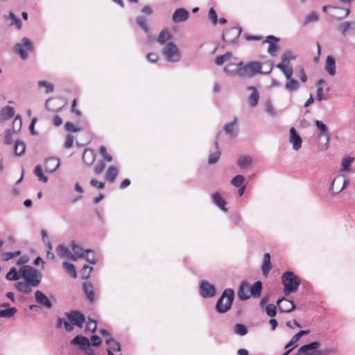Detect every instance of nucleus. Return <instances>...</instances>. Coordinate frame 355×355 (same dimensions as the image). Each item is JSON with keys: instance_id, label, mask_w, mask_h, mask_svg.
Instances as JSON below:
<instances>
[{"instance_id": "nucleus-41", "label": "nucleus", "mask_w": 355, "mask_h": 355, "mask_svg": "<svg viewBox=\"0 0 355 355\" xmlns=\"http://www.w3.org/2000/svg\"><path fill=\"white\" fill-rule=\"evenodd\" d=\"M26 150V145L21 141H16L14 146V152L15 155L21 156L22 155Z\"/></svg>"}, {"instance_id": "nucleus-55", "label": "nucleus", "mask_w": 355, "mask_h": 355, "mask_svg": "<svg viewBox=\"0 0 355 355\" xmlns=\"http://www.w3.org/2000/svg\"><path fill=\"white\" fill-rule=\"evenodd\" d=\"M22 125V120L19 116H17L12 122V130L15 132H19L21 130Z\"/></svg>"}, {"instance_id": "nucleus-15", "label": "nucleus", "mask_w": 355, "mask_h": 355, "mask_svg": "<svg viewBox=\"0 0 355 355\" xmlns=\"http://www.w3.org/2000/svg\"><path fill=\"white\" fill-rule=\"evenodd\" d=\"M35 302L41 306L46 309H51L52 303L49 297L41 291H36L35 293Z\"/></svg>"}, {"instance_id": "nucleus-44", "label": "nucleus", "mask_w": 355, "mask_h": 355, "mask_svg": "<svg viewBox=\"0 0 355 355\" xmlns=\"http://www.w3.org/2000/svg\"><path fill=\"white\" fill-rule=\"evenodd\" d=\"M234 333L236 335L243 336L248 334V329L245 325L238 323L234 327Z\"/></svg>"}, {"instance_id": "nucleus-49", "label": "nucleus", "mask_w": 355, "mask_h": 355, "mask_svg": "<svg viewBox=\"0 0 355 355\" xmlns=\"http://www.w3.org/2000/svg\"><path fill=\"white\" fill-rule=\"evenodd\" d=\"M266 112L269 114L271 117H275L277 115V112L273 107L270 100L266 101L265 103Z\"/></svg>"}, {"instance_id": "nucleus-9", "label": "nucleus", "mask_w": 355, "mask_h": 355, "mask_svg": "<svg viewBox=\"0 0 355 355\" xmlns=\"http://www.w3.org/2000/svg\"><path fill=\"white\" fill-rule=\"evenodd\" d=\"M241 28L232 27L224 31L223 40L226 44H233L241 33Z\"/></svg>"}, {"instance_id": "nucleus-57", "label": "nucleus", "mask_w": 355, "mask_h": 355, "mask_svg": "<svg viewBox=\"0 0 355 355\" xmlns=\"http://www.w3.org/2000/svg\"><path fill=\"white\" fill-rule=\"evenodd\" d=\"M92 270H93L92 267L85 265L83 267L82 270L80 272V275H81L82 279H87L89 277L90 273Z\"/></svg>"}, {"instance_id": "nucleus-30", "label": "nucleus", "mask_w": 355, "mask_h": 355, "mask_svg": "<svg viewBox=\"0 0 355 355\" xmlns=\"http://www.w3.org/2000/svg\"><path fill=\"white\" fill-rule=\"evenodd\" d=\"M15 288L21 293L29 294L32 292V289L34 287L32 284L24 280V282H17L15 284Z\"/></svg>"}, {"instance_id": "nucleus-47", "label": "nucleus", "mask_w": 355, "mask_h": 355, "mask_svg": "<svg viewBox=\"0 0 355 355\" xmlns=\"http://www.w3.org/2000/svg\"><path fill=\"white\" fill-rule=\"evenodd\" d=\"M232 57V53L231 52H227L225 54L222 55H218L215 59V63L217 65H222L225 62L228 61Z\"/></svg>"}, {"instance_id": "nucleus-37", "label": "nucleus", "mask_w": 355, "mask_h": 355, "mask_svg": "<svg viewBox=\"0 0 355 355\" xmlns=\"http://www.w3.org/2000/svg\"><path fill=\"white\" fill-rule=\"evenodd\" d=\"M252 163V159L250 156H241L238 159L237 164L241 168H246L251 166Z\"/></svg>"}, {"instance_id": "nucleus-42", "label": "nucleus", "mask_w": 355, "mask_h": 355, "mask_svg": "<svg viewBox=\"0 0 355 355\" xmlns=\"http://www.w3.org/2000/svg\"><path fill=\"white\" fill-rule=\"evenodd\" d=\"M34 175L38 178L39 181L42 182H47L48 178L43 173L42 167L40 165H37L33 171Z\"/></svg>"}, {"instance_id": "nucleus-8", "label": "nucleus", "mask_w": 355, "mask_h": 355, "mask_svg": "<svg viewBox=\"0 0 355 355\" xmlns=\"http://www.w3.org/2000/svg\"><path fill=\"white\" fill-rule=\"evenodd\" d=\"M349 184V180L341 175H338L331 182L330 191L333 194L341 192Z\"/></svg>"}, {"instance_id": "nucleus-35", "label": "nucleus", "mask_w": 355, "mask_h": 355, "mask_svg": "<svg viewBox=\"0 0 355 355\" xmlns=\"http://www.w3.org/2000/svg\"><path fill=\"white\" fill-rule=\"evenodd\" d=\"M118 168L116 166H110L105 174V178L107 180L109 181L110 182H114V181L115 180L116 178L118 175Z\"/></svg>"}, {"instance_id": "nucleus-61", "label": "nucleus", "mask_w": 355, "mask_h": 355, "mask_svg": "<svg viewBox=\"0 0 355 355\" xmlns=\"http://www.w3.org/2000/svg\"><path fill=\"white\" fill-rule=\"evenodd\" d=\"M99 153L103 157V160L105 162H112V157L107 153V149L105 146H102L99 148Z\"/></svg>"}, {"instance_id": "nucleus-36", "label": "nucleus", "mask_w": 355, "mask_h": 355, "mask_svg": "<svg viewBox=\"0 0 355 355\" xmlns=\"http://www.w3.org/2000/svg\"><path fill=\"white\" fill-rule=\"evenodd\" d=\"M56 252L58 256L61 258H68L71 259V252L69 250L64 247L63 245H59L56 248Z\"/></svg>"}, {"instance_id": "nucleus-60", "label": "nucleus", "mask_w": 355, "mask_h": 355, "mask_svg": "<svg viewBox=\"0 0 355 355\" xmlns=\"http://www.w3.org/2000/svg\"><path fill=\"white\" fill-rule=\"evenodd\" d=\"M136 22L138 24V26L141 27V28H142L145 33H148V27L146 24V20L144 17H137L136 18Z\"/></svg>"}, {"instance_id": "nucleus-13", "label": "nucleus", "mask_w": 355, "mask_h": 355, "mask_svg": "<svg viewBox=\"0 0 355 355\" xmlns=\"http://www.w3.org/2000/svg\"><path fill=\"white\" fill-rule=\"evenodd\" d=\"M321 344L318 341H314L309 344L302 345L299 349L303 355H318V349Z\"/></svg>"}, {"instance_id": "nucleus-19", "label": "nucleus", "mask_w": 355, "mask_h": 355, "mask_svg": "<svg viewBox=\"0 0 355 355\" xmlns=\"http://www.w3.org/2000/svg\"><path fill=\"white\" fill-rule=\"evenodd\" d=\"M189 17V12L184 8H180L175 10L173 14V21L175 23H180L187 21Z\"/></svg>"}, {"instance_id": "nucleus-29", "label": "nucleus", "mask_w": 355, "mask_h": 355, "mask_svg": "<svg viewBox=\"0 0 355 355\" xmlns=\"http://www.w3.org/2000/svg\"><path fill=\"white\" fill-rule=\"evenodd\" d=\"M96 159V153L94 150L86 149L83 154V160L88 166L92 165Z\"/></svg>"}, {"instance_id": "nucleus-58", "label": "nucleus", "mask_w": 355, "mask_h": 355, "mask_svg": "<svg viewBox=\"0 0 355 355\" xmlns=\"http://www.w3.org/2000/svg\"><path fill=\"white\" fill-rule=\"evenodd\" d=\"M9 19H10L11 22H10V25L12 26H15V27L17 28V29H19L21 28V20L17 17L13 13H10L9 14Z\"/></svg>"}, {"instance_id": "nucleus-34", "label": "nucleus", "mask_w": 355, "mask_h": 355, "mask_svg": "<svg viewBox=\"0 0 355 355\" xmlns=\"http://www.w3.org/2000/svg\"><path fill=\"white\" fill-rule=\"evenodd\" d=\"M83 289L88 300L92 303L94 302L95 299L92 284L89 282L85 283L83 284Z\"/></svg>"}, {"instance_id": "nucleus-50", "label": "nucleus", "mask_w": 355, "mask_h": 355, "mask_svg": "<svg viewBox=\"0 0 355 355\" xmlns=\"http://www.w3.org/2000/svg\"><path fill=\"white\" fill-rule=\"evenodd\" d=\"M20 275L19 272L15 267L10 269L9 272L6 274V278L9 281H17L19 279Z\"/></svg>"}, {"instance_id": "nucleus-7", "label": "nucleus", "mask_w": 355, "mask_h": 355, "mask_svg": "<svg viewBox=\"0 0 355 355\" xmlns=\"http://www.w3.org/2000/svg\"><path fill=\"white\" fill-rule=\"evenodd\" d=\"M15 51L19 54L21 59L24 60L28 57V51H33V47L31 42L26 37H23L21 42L15 45Z\"/></svg>"}, {"instance_id": "nucleus-31", "label": "nucleus", "mask_w": 355, "mask_h": 355, "mask_svg": "<svg viewBox=\"0 0 355 355\" xmlns=\"http://www.w3.org/2000/svg\"><path fill=\"white\" fill-rule=\"evenodd\" d=\"M250 289L246 283H242L238 291V297L241 300H245L250 297Z\"/></svg>"}, {"instance_id": "nucleus-1", "label": "nucleus", "mask_w": 355, "mask_h": 355, "mask_svg": "<svg viewBox=\"0 0 355 355\" xmlns=\"http://www.w3.org/2000/svg\"><path fill=\"white\" fill-rule=\"evenodd\" d=\"M282 282L284 285L283 292L286 295L295 293L301 283L300 277L292 271L284 272L282 276Z\"/></svg>"}, {"instance_id": "nucleus-53", "label": "nucleus", "mask_w": 355, "mask_h": 355, "mask_svg": "<svg viewBox=\"0 0 355 355\" xmlns=\"http://www.w3.org/2000/svg\"><path fill=\"white\" fill-rule=\"evenodd\" d=\"M245 181V178L242 175H236L232 180L231 184L236 187H240L243 186V183Z\"/></svg>"}, {"instance_id": "nucleus-4", "label": "nucleus", "mask_w": 355, "mask_h": 355, "mask_svg": "<svg viewBox=\"0 0 355 355\" xmlns=\"http://www.w3.org/2000/svg\"><path fill=\"white\" fill-rule=\"evenodd\" d=\"M162 53L166 60L169 62H178L181 59L180 51L173 42L166 44Z\"/></svg>"}, {"instance_id": "nucleus-62", "label": "nucleus", "mask_w": 355, "mask_h": 355, "mask_svg": "<svg viewBox=\"0 0 355 355\" xmlns=\"http://www.w3.org/2000/svg\"><path fill=\"white\" fill-rule=\"evenodd\" d=\"M336 352L334 347H326L319 349H318V355H331Z\"/></svg>"}, {"instance_id": "nucleus-22", "label": "nucleus", "mask_w": 355, "mask_h": 355, "mask_svg": "<svg viewBox=\"0 0 355 355\" xmlns=\"http://www.w3.org/2000/svg\"><path fill=\"white\" fill-rule=\"evenodd\" d=\"M224 130L231 137H235L238 132L237 118H234L232 122L227 123L224 126Z\"/></svg>"}, {"instance_id": "nucleus-51", "label": "nucleus", "mask_w": 355, "mask_h": 355, "mask_svg": "<svg viewBox=\"0 0 355 355\" xmlns=\"http://www.w3.org/2000/svg\"><path fill=\"white\" fill-rule=\"evenodd\" d=\"M37 85L39 88H45L46 93H51L54 89V86L53 84L46 81V80H40L37 83Z\"/></svg>"}, {"instance_id": "nucleus-46", "label": "nucleus", "mask_w": 355, "mask_h": 355, "mask_svg": "<svg viewBox=\"0 0 355 355\" xmlns=\"http://www.w3.org/2000/svg\"><path fill=\"white\" fill-rule=\"evenodd\" d=\"M171 37V35L168 30H163L160 32L158 37L157 42L161 44H165L168 40H169Z\"/></svg>"}, {"instance_id": "nucleus-52", "label": "nucleus", "mask_w": 355, "mask_h": 355, "mask_svg": "<svg viewBox=\"0 0 355 355\" xmlns=\"http://www.w3.org/2000/svg\"><path fill=\"white\" fill-rule=\"evenodd\" d=\"M63 267L65 269L66 272L69 273L73 278L76 277V271L73 264L64 261L63 263Z\"/></svg>"}, {"instance_id": "nucleus-48", "label": "nucleus", "mask_w": 355, "mask_h": 355, "mask_svg": "<svg viewBox=\"0 0 355 355\" xmlns=\"http://www.w3.org/2000/svg\"><path fill=\"white\" fill-rule=\"evenodd\" d=\"M319 20V16L315 12H311L305 18L303 23L304 26H307L311 23L317 22Z\"/></svg>"}, {"instance_id": "nucleus-40", "label": "nucleus", "mask_w": 355, "mask_h": 355, "mask_svg": "<svg viewBox=\"0 0 355 355\" xmlns=\"http://www.w3.org/2000/svg\"><path fill=\"white\" fill-rule=\"evenodd\" d=\"M84 257L83 259H85L87 262L91 264H95L98 260V257L96 255L94 251L90 250H85Z\"/></svg>"}, {"instance_id": "nucleus-6", "label": "nucleus", "mask_w": 355, "mask_h": 355, "mask_svg": "<svg viewBox=\"0 0 355 355\" xmlns=\"http://www.w3.org/2000/svg\"><path fill=\"white\" fill-rule=\"evenodd\" d=\"M261 64L259 62H251L240 67L239 76L252 77L257 73H261Z\"/></svg>"}, {"instance_id": "nucleus-45", "label": "nucleus", "mask_w": 355, "mask_h": 355, "mask_svg": "<svg viewBox=\"0 0 355 355\" xmlns=\"http://www.w3.org/2000/svg\"><path fill=\"white\" fill-rule=\"evenodd\" d=\"M261 282H256L250 288V294L254 297H259L261 291Z\"/></svg>"}, {"instance_id": "nucleus-12", "label": "nucleus", "mask_w": 355, "mask_h": 355, "mask_svg": "<svg viewBox=\"0 0 355 355\" xmlns=\"http://www.w3.org/2000/svg\"><path fill=\"white\" fill-rule=\"evenodd\" d=\"M289 132V142L292 144L294 150H298L302 147V139L294 127H291Z\"/></svg>"}, {"instance_id": "nucleus-32", "label": "nucleus", "mask_w": 355, "mask_h": 355, "mask_svg": "<svg viewBox=\"0 0 355 355\" xmlns=\"http://www.w3.org/2000/svg\"><path fill=\"white\" fill-rule=\"evenodd\" d=\"M315 125L320 131L318 135V138H321L322 137H329V136H330L326 125L322 121L316 120L315 121Z\"/></svg>"}, {"instance_id": "nucleus-56", "label": "nucleus", "mask_w": 355, "mask_h": 355, "mask_svg": "<svg viewBox=\"0 0 355 355\" xmlns=\"http://www.w3.org/2000/svg\"><path fill=\"white\" fill-rule=\"evenodd\" d=\"M21 254L20 251H15V252H4L1 255V259L3 261H8L10 259H12L15 257H18Z\"/></svg>"}, {"instance_id": "nucleus-27", "label": "nucleus", "mask_w": 355, "mask_h": 355, "mask_svg": "<svg viewBox=\"0 0 355 355\" xmlns=\"http://www.w3.org/2000/svg\"><path fill=\"white\" fill-rule=\"evenodd\" d=\"M248 90H251L252 92L249 96L250 105L252 107H254L257 105L259 101V93L257 89L253 86H250L247 88Z\"/></svg>"}, {"instance_id": "nucleus-21", "label": "nucleus", "mask_w": 355, "mask_h": 355, "mask_svg": "<svg viewBox=\"0 0 355 355\" xmlns=\"http://www.w3.org/2000/svg\"><path fill=\"white\" fill-rule=\"evenodd\" d=\"M324 69L327 73L331 76H334L336 72V60L331 55H328L325 60Z\"/></svg>"}, {"instance_id": "nucleus-43", "label": "nucleus", "mask_w": 355, "mask_h": 355, "mask_svg": "<svg viewBox=\"0 0 355 355\" xmlns=\"http://www.w3.org/2000/svg\"><path fill=\"white\" fill-rule=\"evenodd\" d=\"M17 312V309L15 307H11L6 309L0 310V318H12L16 313Z\"/></svg>"}, {"instance_id": "nucleus-64", "label": "nucleus", "mask_w": 355, "mask_h": 355, "mask_svg": "<svg viewBox=\"0 0 355 355\" xmlns=\"http://www.w3.org/2000/svg\"><path fill=\"white\" fill-rule=\"evenodd\" d=\"M209 17L211 20L214 24H216L218 23V17L216 10L211 8L209 11Z\"/></svg>"}, {"instance_id": "nucleus-2", "label": "nucleus", "mask_w": 355, "mask_h": 355, "mask_svg": "<svg viewBox=\"0 0 355 355\" xmlns=\"http://www.w3.org/2000/svg\"><path fill=\"white\" fill-rule=\"evenodd\" d=\"M19 274L24 281L32 284L33 287L38 286L41 282V272L31 266L24 265L20 267Z\"/></svg>"}, {"instance_id": "nucleus-54", "label": "nucleus", "mask_w": 355, "mask_h": 355, "mask_svg": "<svg viewBox=\"0 0 355 355\" xmlns=\"http://www.w3.org/2000/svg\"><path fill=\"white\" fill-rule=\"evenodd\" d=\"M96 328H97L96 320L89 319L87 322V324H86L85 331L91 332V333H94V332H95Z\"/></svg>"}, {"instance_id": "nucleus-24", "label": "nucleus", "mask_w": 355, "mask_h": 355, "mask_svg": "<svg viewBox=\"0 0 355 355\" xmlns=\"http://www.w3.org/2000/svg\"><path fill=\"white\" fill-rule=\"evenodd\" d=\"M211 198H212L213 202L218 207H219L221 210H223L225 212L227 211L228 209L226 207V202L222 198L220 193H218V192L214 193Z\"/></svg>"}, {"instance_id": "nucleus-20", "label": "nucleus", "mask_w": 355, "mask_h": 355, "mask_svg": "<svg viewBox=\"0 0 355 355\" xmlns=\"http://www.w3.org/2000/svg\"><path fill=\"white\" fill-rule=\"evenodd\" d=\"M265 42L268 43V53L275 56L276 55V51L278 49V46L276 42H279V39L273 35H269L266 37Z\"/></svg>"}, {"instance_id": "nucleus-28", "label": "nucleus", "mask_w": 355, "mask_h": 355, "mask_svg": "<svg viewBox=\"0 0 355 355\" xmlns=\"http://www.w3.org/2000/svg\"><path fill=\"white\" fill-rule=\"evenodd\" d=\"M71 343L73 345H78L82 349H84L90 345L89 339L83 336H76L71 341Z\"/></svg>"}, {"instance_id": "nucleus-38", "label": "nucleus", "mask_w": 355, "mask_h": 355, "mask_svg": "<svg viewBox=\"0 0 355 355\" xmlns=\"http://www.w3.org/2000/svg\"><path fill=\"white\" fill-rule=\"evenodd\" d=\"M15 112L13 107L6 106L1 111V117L2 120H8L14 116Z\"/></svg>"}, {"instance_id": "nucleus-18", "label": "nucleus", "mask_w": 355, "mask_h": 355, "mask_svg": "<svg viewBox=\"0 0 355 355\" xmlns=\"http://www.w3.org/2000/svg\"><path fill=\"white\" fill-rule=\"evenodd\" d=\"M60 166V159L56 157H49L45 159L44 169L46 173L55 172Z\"/></svg>"}, {"instance_id": "nucleus-59", "label": "nucleus", "mask_w": 355, "mask_h": 355, "mask_svg": "<svg viewBox=\"0 0 355 355\" xmlns=\"http://www.w3.org/2000/svg\"><path fill=\"white\" fill-rule=\"evenodd\" d=\"M220 156V152L217 150L215 152L211 153L209 156L208 163L209 164H215L218 162Z\"/></svg>"}, {"instance_id": "nucleus-25", "label": "nucleus", "mask_w": 355, "mask_h": 355, "mask_svg": "<svg viewBox=\"0 0 355 355\" xmlns=\"http://www.w3.org/2000/svg\"><path fill=\"white\" fill-rule=\"evenodd\" d=\"M71 249L73 252L71 253V260L76 261L84 257L85 250H83L79 245H76L75 241L71 243Z\"/></svg>"}, {"instance_id": "nucleus-26", "label": "nucleus", "mask_w": 355, "mask_h": 355, "mask_svg": "<svg viewBox=\"0 0 355 355\" xmlns=\"http://www.w3.org/2000/svg\"><path fill=\"white\" fill-rule=\"evenodd\" d=\"M272 268V266L270 261V255L269 253H265L261 265V270L265 277L268 275V273L271 270Z\"/></svg>"}, {"instance_id": "nucleus-39", "label": "nucleus", "mask_w": 355, "mask_h": 355, "mask_svg": "<svg viewBox=\"0 0 355 355\" xmlns=\"http://www.w3.org/2000/svg\"><path fill=\"white\" fill-rule=\"evenodd\" d=\"M105 343L108 345L107 349H110V351H121V345L119 342L115 340L112 337H109Z\"/></svg>"}, {"instance_id": "nucleus-17", "label": "nucleus", "mask_w": 355, "mask_h": 355, "mask_svg": "<svg viewBox=\"0 0 355 355\" xmlns=\"http://www.w3.org/2000/svg\"><path fill=\"white\" fill-rule=\"evenodd\" d=\"M338 30L343 37H347L350 32L355 33V21H345L338 26Z\"/></svg>"}, {"instance_id": "nucleus-10", "label": "nucleus", "mask_w": 355, "mask_h": 355, "mask_svg": "<svg viewBox=\"0 0 355 355\" xmlns=\"http://www.w3.org/2000/svg\"><path fill=\"white\" fill-rule=\"evenodd\" d=\"M199 291L204 298H210L215 295L216 288L207 280H202L199 284Z\"/></svg>"}, {"instance_id": "nucleus-3", "label": "nucleus", "mask_w": 355, "mask_h": 355, "mask_svg": "<svg viewBox=\"0 0 355 355\" xmlns=\"http://www.w3.org/2000/svg\"><path fill=\"white\" fill-rule=\"evenodd\" d=\"M234 298V291L231 288H226L216 302V311L220 313L228 311L231 309Z\"/></svg>"}, {"instance_id": "nucleus-33", "label": "nucleus", "mask_w": 355, "mask_h": 355, "mask_svg": "<svg viewBox=\"0 0 355 355\" xmlns=\"http://www.w3.org/2000/svg\"><path fill=\"white\" fill-rule=\"evenodd\" d=\"M354 158L350 156L344 157L342 159L341 166L342 171L349 173L352 171L351 165L354 162Z\"/></svg>"}, {"instance_id": "nucleus-5", "label": "nucleus", "mask_w": 355, "mask_h": 355, "mask_svg": "<svg viewBox=\"0 0 355 355\" xmlns=\"http://www.w3.org/2000/svg\"><path fill=\"white\" fill-rule=\"evenodd\" d=\"M282 68V72L286 79V82L284 85V89L288 93H294L297 92L300 85L299 82L293 78V70H288L283 67Z\"/></svg>"}, {"instance_id": "nucleus-14", "label": "nucleus", "mask_w": 355, "mask_h": 355, "mask_svg": "<svg viewBox=\"0 0 355 355\" xmlns=\"http://www.w3.org/2000/svg\"><path fill=\"white\" fill-rule=\"evenodd\" d=\"M69 321L73 325L82 327L85 321V315L79 311H71L67 314Z\"/></svg>"}, {"instance_id": "nucleus-23", "label": "nucleus", "mask_w": 355, "mask_h": 355, "mask_svg": "<svg viewBox=\"0 0 355 355\" xmlns=\"http://www.w3.org/2000/svg\"><path fill=\"white\" fill-rule=\"evenodd\" d=\"M243 65V62H240L237 64L229 63L225 68L224 71L230 76H239L240 67Z\"/></svg>"}, {"instance_id": "nucleus-16", "label": "nucleus", "mask_w": 355, "mask_h": 355, "mask_svg": "<svg viewBox=\"0 0 355 355\" xmlns=\"http://www.w3.org/2000/svg\"><path fill=\"white\" fill-rule=\"evenodd\" d=\"M277 304L278 305L279 310L281 312L288 313L293 311L295 309L294 302L284 297L278 300Z\"/></svg>"}, {"instance_id": "nucleus-63", "label": "nucleus", "mask_w": 355, "mask_h": 355, "mask_svg": "<svg viewBox=\"0 0 355 355\" xmlns=\"http://www.w3.org/2000/svg\"><path fill=\"white\" fill-rule=\"evenodd\" d=\"M266 311L268 316L275 317L277 313V309L274 304H268L266 307Z\"/></svg>"}, {"instance_id": "nucleus-11", "label": "nucleus", "mask_w": 355, "mask_h": 355, "mask_svg": "<svg viewBox=\"0 0 355 355\" xmlns=\"http://www.w3.org/2000/svg\"><path fill=\"white\" fill-rule=\"evenodd\" d=\"M296 58V55L293 54L291 51H286L282 55V61L281 62L276 64V67L282 71L281 67H283L286 69L293 70L292 66L290 64L291 60H294Z\"/></svg>"}]
</instances>
